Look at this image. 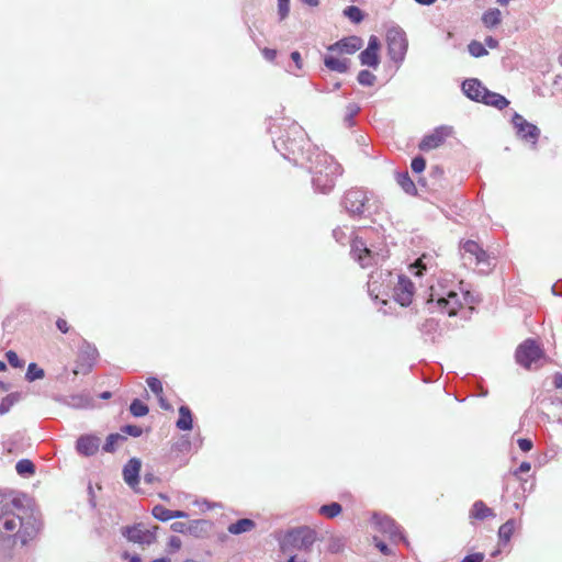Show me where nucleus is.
Wrapping results in <instances>:
<instances>
[{
  "label": "nucleus",
  "mask_w": 562,
  "mask_h": 562,
  "mask_svg": "<svg viewBox=\"0 0 562 562\" xmlns=\"http://www.w3.org/2000/svg\"><path fill=\"white\" fill-rule=\"evenodd\" d=\"M262 55H263V57L267 60L273 61L274 58L277 57V50L276 49H270V48H263L262 49Z\"/></svg>",
  "instance_id": "54"
},
{
  "label": "nucleus",
  "mask_w": 562,
  "mask_h": 562,
  "mask_svg": "<svg viewBox=\"0 0 562 562\" xmlns=\"http://www.w3.org/2000/svg\"><path fill=\"white\" fill-rule=\"evenodd\" d=\"M462 258L465 263L475 265L481 272H487L491 269V258L474 240H467L462 245Z\"/></svg>",
  "instance_id": "7"
},
{
  "label": "nucleus",
  "mask_w": 562,
  "mask_h": 562,
  "mask_svg": "<svg viewBox=\"0 0 562 562\" xmlns=\"http://www.w3.org/2000/svg\"><path fill=\"white\" fill-rule=\"evenodd\" d=\"M397 182L403 188V190L407 193L415 190V184L408 177V173L398 175Z\"/></svg>",
  "instance_id": "42"
},
{
  "label": "nucleus",
  "mask_w": 562,
  "mask_h": 562,
  "mask_svg": "<svg viewBox=\"0 0 562 562\" xmlns=\"http://www.w3.org/2000/svg\"><path fill=\"white\" fill-rule=\"evenodd\" d=\"M351 255L359 262L362 268L378 265L380 260L387 257L385 247H370L359 238H356L351 244Z\"/></svg>",
  "instance_id": "5"
},
{
  "label": "nucleus",
  "mask_w": 562,
  "mask_h": 562,
  "mask_svg": "<svg viewBox=\"0 0 562 562\" xmlns=\"http://www.w3.org/2000/svg\"><path fill=\"white\" fill-rule=\"evenodd\" d=\"M554 385L558 389H562V375L561 374L555 375V378H554Z\"/></svg>",
  "instance_id": "63"
},
{
  "label": "nucleus",
  "mask_w": 562,
  "mask_h": 562,
  "mask_svg": "<svg viewBox=\"0 0 562 562\" xmlns=\"http://www.w3.org/2000/svg\"><path fill=\"white\" fill-rule=\"evenodd\" d=\"M15 470L22 476L32 475L35 471L34 464L27 459L20 460L15 465Z\"/></svg>",
  "instance_id": "32"
},
{
  "label": "nucleus",
  "mask_w": 562,
  "mask_h": 562,
  "mask_svg": "<svg viewBox=\"0 0 562 562\" xmlns=\"http://www.w3.org/2000/svg\"><path fill=\"white\" fill-rule=\"evenodd\" d=\"M485 45L490 48H496L498 46V41L492 36H487L485 38Z\"/></svg>",
  "instance_id": "59"
},
{
  "label": "nucleus",
  "mask_w": 562,
  "mask_h": 562,
  "mask_svg": "<svg viewBox=\"0 0 562 562\" xmlns=\"http://www.w3.org/2000/svg\"><path fill=\"white\" fill-rule=\"evenodd\" d=\"M360 108L356 103H349L346 108V120L351 121V119L358 114Z\"/></svg>",
  "instance_id": "48"
},
{
  "label": "nucleus",
  "mask_w": 562,
  "mask_h": 562,
  "mask_svg": "<svg viewBox=\"0 0 562 562\" xmlns=\"http://www.w3.org/2000/svg\"><path fill=\"white\" fill-rule=\"evenodd\" d=\"M333 236L340 244H345V241L348 239V236H347V234L345 233V231L342 228L334 229L333 231Z\"/></svg>",
  "instance_id": "49"
},
{
  "label": "nucleus",
  "mask_w": 562,
  "mask_h": 562,
  "mask_svg": "<svg viewBox=\"0 0 562 562\" xmlns=\"http://www.w3.org/2000/svg\"><path fill=\"white\" fill-rule=\"evenodd\" d=\"M393 274L389 271H375L370 274L368 281V292L373 300H379L386 304L390 296V290L393 282Z\"/></svg>",
  "instance_id": "6"
},
{
  "label": "nucleus",
  "mask_w": 562,
  "mask_h": 562,
  "mask_svg": "<svg viewBox=\"0 0 562 562\" xmlns=\"http://www.w3.org/2000/svg\"><path fill=\"white\" fill-rule=\"evenodd\" d=\"M100 447V439L95 436L86 435L77 440L76 449L78 453L90 457L97 453Z\"/></svg>",
  "instance_id": "19"
},
{
  "label": "nucleus",
  "mask_w": 562,
  "mask_h": 562,
  "mask_svg": "<svg viewBox=\"0 0 562 562\" xmlns=\"http://www.w3.org/2000/svg\"><path fill=\"white\" fill-rule=\"evenodd\" d=\"M345 15L348 16L352 22L359 23L362 20V12L358 7L350 5L345 9Z\"/></svg>",
  "instance_id": "40"
},
{
  "label": "nucleus",
  "mask_w": 562,
  "mask_h": 562,
  "mask_svg": "<svg viewBox=\"0 0 562 562\" xmlns=\"http://www.w3.org/2000/svg\"><path fill=\"white\" fill-rule=\"evenodd\" d=\"M44 376V370L38 368L36 363H30L26 371V380L32 382Z\"/></svg>",
  "instance_id": "37"
},
{
  "label": "nucleus",
  "mask_w": 562,
  "mask_h": 562,
  "mask_svg": "<svg viewBox=\"0 0 562 562\" xmlns=\"http://www.w3.org/2000/svg\"><path fill=\"white\" fill-rule=\"evenodd\" d=\"M5 357H7V360L8 362L13 367V368H22L24 362L20 360V358L18 357V355L12 351V350H9L7 353H5Z\"/></svg>",
  "instance_id": "44"
},
{
  "label": "nucleus",
  "mask_w": 562,
  "mask_h": 562,
  "mask_svg": "<svg viewBox=\"0 0 562 562\" xmlns=\"http://www.w3.org/2000/svg\"><path fill=\"white\" fill-rule=\"evenodd\" d=\"M357 79L362 86H372L375 82L376 77L369 70H361Z\"/></svg>",
  "instance_id": "41"
},
{
  "label": "nucleus",
  "mask_w": 562,
  "mask_h": 562,
  "mask_svg": "<svg viewBox=\"0 0 562 562\" xmlns=\"http://www.w3.org/2000/svg\"><path fill=\"white\" fill-rule=\"evenodd\" d=\"M387 49L391 59L402 61L407 52L405 32L398 26H392L386 32Z\"/></svg>",
  "instance_id": "9"
},
{
  "label": "nucleus",
  "mask_w": 562,
  "mask_h": 562,
  "mask_svg": "<svg viewBox=\"0 0 562 562\" xmlns=\"http://www.w3.org/2000/svg\"><path fill=\"white\" fill-rule=\"evenodd\" d=\"M177 428L180 430H191L193 427V418L191 411L188 406H180L179 418L176 423Z\"/></svg>",
  "instance_id": "26"
},
{
  "label": "nucleus",
  "mask_w": 562,
  "mask_h": 562,
  "mask_svg": "<svg viewBox=\"0 0 562 562\" xmlns=\"http://www.w3.org/2000/svg\"><path fill=\"white\" fill-rule=\"evenodd\" d=\"M468 49H469V53L471 54V56H473V57H482V56L487 55V50H486L484 44H482L477 41H472L469 44Z\"/></svg>",
  "instance_id": "36"
},
{
  "label": "nucleus",
  "mask_w": 562,
  "mask_h": 562,
  "mask_svg": "<svg viewBox=\"0 0 562 562\" xmlns=\"http://www.w3.org/2000/svg\"><path fill=\"white\" fill-rule=\"evenodd\" d=\"M125 440V437L120 434H111L108 436L105 445L103 446L104 451L113 452L119 441Z\"/></svg>",
  "instance_id": "35"
},
{
  "label": "nucleus",
  "mask_w": 562,
  "mask_h": 562,
  "mask_svg": "<svg viewBox=\"0 0 562 562\" xmlns=\"http://www.w3.org/2000/svg\"><path fill=\"white\" fill-rule=\"evenodd\" d=\"M312 542L311 537L303 530H293L289 532L281 542V550L289 552L290 547H306Z\"/></svg>",
  "instance_id": "17"
},
{
  "label": "nucleus",
  "mask_w": 562,
  "mask_h": 562,
  "mask_svg": "<svg viewBox=\"0 0 562 562\" xmlns=\"http://www.w3.org/2000/svg\"><path fill=\"white\" fill-rule=\"evenodd\" d=\"M131 413L135 417H143L148 413V406L139 400H134L130 406Z\"/></svg>",
  "instance_id": "34"
},
{
  "label": "nucleus",
  "mask_w": 562,
  "mask_h": 562,
  "mask_svg": "<svg viewBox=\"0 0 562 562\" xmlns=\"http://www.w3.org/2000/svg\"><path fill=\"white\" fill-rule=\"evenodd\" d=\"M483 559H484L483 553H473V554H469V555L464 557L462 562H482Z\"/></svg>",
  "instance_id": "52"
},
{
  "label": "nucleus",
  "mask_w": 562,
  "mask_h": 562,
  "mask_svg": "<svg viewBox=\"0 0 562 562\" xmlns=\"http://www.w3.org/2000/svg\"><path fill=\"white\" fill-rule=\"evenodd\" d=\"M122 558L128 560V562H142V559L137 554L130 555L127 552H124Z\"/></svg>",
  "instance_id": "60"
},
{
  "label": "nucleus",
  "mask_w": 562,
  "mask_h": 562,
  "mask_svg": "<svg viewBox=\"0 0 562 562\" xmlns=\"http://www.w3.org/2000/svg\"><path fill=\"white\" fill-rule=\"evenodd\" d=\"M56 326L64 334H66L69 330L67 322L63 318L57 319Z\"/></svg>",
  "instance_id": "57"
},
{
  "label": "nucleus",
  "mask_w": 562,
  "mask_h": 562,
  "mask_svg": "<svg viewBox=\"0 0 562 562\" xmlns=\"http://www.w3.org/2000/svg\"><path fill=\"white\" fill-rule=\"evenodd\" d=\"M255 526L256 525L254 520L249 518H243L234 524H231L227 529L232 535H240L252 530Z\"/></svg>",
  "instance_id": "27"
},
{
  "label": "nucleus",
  "mask_w": 562,
  "mask_h": 562,
  "mask_svg": "<svg viewBox=\"0 0 562 562\" xmlns=\"http://www.w3.org/2000/svg\"><path fill=\"white\" fill-rule=\"evenodd\" d=\"M473 297L469 291H457L441 282L430 286L429 299L427 300L430 312H441L454 316L464 304H472Z\"/></svg>",
  "instance_id": "3"
},
{
  "label": "nucleus",
  "mask_w": 562,
  "mask_h": 562,
  "mask_svg": "<svg viewBox=\"0 0 562 562\" xmlns=\"http://www.w3.org/2000/svg\"><path fill=\"white\" fill-rule=\"evenodd\" d=\"M290 11V0H278V12L280 19H284Z\"/></svg>",
  "instance_id": "46"
},
{
  "label": "nucleus",
  "mask_w": 562,
  "mask_h": 562,
  "mask_svg": "<svg viewBox=\"0 0 562 562\" xmlns=\"http://www.w3.org/2000/svg\"><path fill=\"white\" fill-rule=\"evenodd\" d=\"M184 528H186L184 522L177 521L171 525V529L176 532H183Z\"/></svg>",
  "instance_id": "61"
},
{
  "label": "nucleus",
  "mask_w": 562,
  "mask_h": 562,
  "mask_svg": "<svg viewBox=\"0 0 562 562\" xmlns=\"http://www.w3.org/2000/svg\"><path fill=\"white\" fill-rule=\"evenodd\" d=\"M21 400V394L18 392L10 393L0 403V415L7 414L11 407Z\"/></svg>",
  "instance_id": "31"
},
{
  "label": "nucleus",
  "mask_w": 562,
  "mask_h": 562,
  "mask_svg": "<svg viewBox=\"0 0 562 562\" xmlns=\"http://www.w3.org/2000/svg\"><path fill=\"white\" fill-rule=\"evenodd\" d=\"M325 66L339 74L347 72L349 68V59L345 57L335 56L334 53L327 54L324 58Z\"/></svg>",
  "instance_id": "22"
},
{
  "label": "nucleus",
  "mask_w": 562,
  "mask_h": 562,
  "mask_svg": "<svg viewBox=\"0 0 562 562\" xmlns=\"http://www.w3.org/2000/svg\"><path fill=\"white\" fill-rule=\"evenodd\" d=\"M370 198L368 192L361 189L349 190L342 200V205L352 215H361L369 211Z\"/></svg>",
  "instance_id": "10"
},
{
  "label": "nucleus",
  "mask_w": 562,
  "mask_h": 562,
  "mask_svg": "<svg viewBox=\"0 0 562 562\" xmlns=\"http://www.w3.org/2000/svg\"><path fill=\"white\" fill-rule=\"evenodd\" d=\"M210 528V522L206 520H194L190 527V533L198 537L200 532H206Z\"/></svg>",
  "instance_id": "38"
},
{
  "label": "nucleus",
  "mask_w": 562,
  "mask_h": 562,
  "mask_svg": "<svg viewBox=\"0 0 562 562\" xmlns=\"http://www.w3.org/2000/svg\"><path fill=\"white\" fill-rule=\"evenodd\" d=\"M362 46V40L357 36L344 38L328 47L330 53L353 54Z\"/></svg>",
  "instance_id": "18"
},
{
  "label": "nucleus",
  "mask_w": 562,
  "mask_h": 562,
  "mask_svg": "<svg viewBox=\"0 0 562 562\" xmlns=\"http://www.w3.org/2000/svg\"><path fill=\"white\" fill-rule=\"evenodd\" d=\"M531 469V464L529 462H522L519 468L514 472L515 475L518 473H527Z\"/></svg>",
  "instance_id": "58"
},
{
  "label": "nucleus",
  "mask_w": 562,
  "mask_h": 562,
  "mask_svg": "<svg viewBox=\"0 0 562 562\" xmlns=\"http://www.w3.org/2000/svg\"><path fill=\"white\" fill-rule=\"evenodd\" d=\"M169 546L173 549V550H179L181 548V540L180 538L176 537V536H172L170 537L169 539Z\"/></svg>",
  "instance_id": "56"
},
{
  "label": "nucleus",
  "mask_w": 562,
  "mask_h": 562,
  "mask_svg": "<svg viewBox=\"0 0 562 562\" xmlns=\"http://www.w3.org/2000/svg\"><path fill=\"white\" fill-rule=\"evenodd\" d=\"M516 528V521L514 519H508L505 524H503L498 529V538L499 541L504 544L508 543Z\"/></svg>",
  "instance_id": "29"
},
{
  "label": "nucleus",
  "mask_w": 562,
  "mask_h": 562,
  "mask_svg": "<svg viewBox=\"0 0 562 562\" xmlns=\"http://www.w3.org/2000/svg\"><path fill=\"white\" fill-rule=\"evenodd\" d=\"M291 59L294 61L295 67L297 69L302 68V58H301V54L299 52H292Z\"/></svg>",
  "instance_id": "55"
},
{
  "label": "nucleus",
  "mask_w": 562,
  "mask_h": 562,
  "mask_svg": "<svg viewBox=\"0 0 562 562\" xmlns=\"http://www.w3.org/2000/svg\"><path fill=\"white\" fill-rule=\"evenodd\" d=\"M89 398H86L85 401H81L80 403H75L74 405L78 407H85L89 405Z\"/></svg>",
  "instance_id": "64"
},
{
  "label": "nucleus",
  "mask_w": 562,
  "mask_h": 562,
  "mask_svg": "<svg viewBox=\"0 0 562 562\" xmlns=\"http://www.w3.org/2000/svg\"><path fill=\"white\" fill-rule=\"evenodd\" d=\"M375 547L385 555H390L392 553L391 549L383 542L374 538Z\"/></svg>",
  "instance_id": "53"
},
{
  "label": "nucleus",
  "mask_w": 562,
  "mask_h": 562,
  "mask_svg": "<svg viewBox=\"0 0 562 562\" xmlns=\"http://www.w3.org/2000/svg\"><path fill=\"white\" fill-rule=\"evenodd\" d=\"M312 173V183L316 191L328 193L341 173L339 164L328 154L317 150L315 159L306 166Z\"/></svg>",
  "instance_id": "4"
},
{
  "label": "nucleus",
  "mask_w": 562,
  "mask_h": 562,
  "mask_svg": "<svg viewBox=\"0 0 562 562\" xmlns=\"http://www.w3.org/2000/svg\"><path fill=\"white\" fill-rule=\"evenodd\" d=\"M412 170L416 173H419L422 171H424L425 167H426V161L423 157L418 156V157H415L413 160H412Z\"/></svg>",
  "instance_id": "45"
},
{
  "label": "nucleus",
  "mask_w": 562,
  "mask_h": 562,
  "mask_svg": "<svg viewBox=\"0 0 562 562\" xmlns=\"http://www.w3.org/2000/svg\"><path fill=\"white\" fill-rule=\"evenodd\" d=\"M140 461L136 458L131 459L123 469L124 481L128 486L135 488L138 484Z\"/></svg>",
  "instance_id": "20"
},
{
  "label": "nucleus",
  "mask_w": 562,
  "mask_h": 562,
  "mask_svg": "<svg viewBox=\"0 0 562 562\" xmlns=\"http://www.w3.org/2000/svg\"><path fill=\"white\" fill-rule=\"evenodd\" d=\"M24 512L16 499L0 494V537H13L14 543L27 544L38 531V522L33 515Z\"/></svg>",
  "instance_id": "1"
},
{
  "label": "nucleus",
  "mask_w": 562,
  "mask_h": 562,
  "mask_svg": "<svg viewBox=\"0 0 562 562\" xmlns=\"http://www.w3.org/2000/svg\"><path fill=\"white\" fill-rule=\"evenodd\" d=\"M397 283L393 286V297L402 306H408L414 295V284L405 276H397Z\"/></svg>",
  "instance_id": "11"
},
{
  "label": "nucleus",
  "mask_w": 562,
  "mask_h": 562,
  "mask_svg": "<svg viewBox=\"0 0 562 562\" xmlns=\"http://www.w3.org/2000/svg\"><path fill=\"white\" fill-rule=\"evenodd\" d=\"M482 22L488 29L498 25L502 22L501 10L496 8L488 9L483 13Z\"/></svg>",
  "instance_id": "28"
},
{
  "label": "nucleus",
  "mask_w": 562,
  "mask_h": 562,
  "mask_svg": "<svg viewBox=\"0 0 562 562\" xmlns=\"http://www.w3.org/2000/svg\"><path fill=\"white\" fill-rule=\"evenodd\" d=\"M513 124L515 125L516 130H517V134L526 139V140H530L532 144H536L538 137H539V134H540V131L539 128L527 122L520 114L518 113H515L514 116H513Z\"/></svg>",
  "instance_id": "13"
},
{
  "label": "nucleus",
  "mask_w": 562,
  "mask_h": 562,
  "mask_svg": "<svg viewBox=\"0 0 562 562\" xmlns=\"http://www.w3.org/2000/svg\"><path fill=\"white\" fill-rule=\"evenodd\" d=\"M158 397V401H159V404H160V407L168 411L170 409V405L168 404V402L166 401V398L164 397V395L161 394L160 396H157Z\"/></svg>",
  "instance_id": "62"
},
{
  "label": "nucleus",
  "mask_w": 562,
  "mask_h": 562,
  "mask_svg": "<svg viewBox=\"0 0 562 562\" xmlns=\"http://www.w3.org/2000/svg\"><path fill=\"white\" fill-rule=\"evenodd\" d=\"M99 353L95 347L86 344L79 353V361L77 369L74 371L75 374L78 373H87L90 371L92 366L94 364Z\"/></svg>",
  "instance_id": "15"
},
{
  "label": "nucleus",
  "mask_w": 562,
  "mask_h": 562,
  "mask_svg": "<svg viewBox=\"0 0 562 562\" xmlns=\"http://www.w3.org/2000/svg\"><path fill=\"white\" fill-rule=\"evenodd\" d=\"M319 513L328 518H334L341 513V506L338 503H330L328 505H323L319 508Z\"/></svg>",
  "instance_id": "33"
},
{
  "label": "nucleus",
  "mask_w": 562,
  "mask_h": 562,
  "mask_svg": "<svg viewBox=\"0 0 562 562\" xmlns=\"http://www.w3.org/2000/svg\"><path fill=\"white\" fill-rule=\"evenodd\" d=\"M380 48V42L376 36L372 35L369 38L367 49L378 53Z\"/></svg>",
  "instance_id": "51"
},
{
  "label": "nucleus",
  "mask_w": 562,
  "mask_h": 562,
  "mask_svg": "<svg viewBox=\"0 0 562 562\" xmlns=\"http://www.w3.org/2000/svg\"><path fill=\"white\" fill-rule=\"evenodd\" d=\"M123 432L133 437H139L143 432L142 428L135 425H126L123 427Z\"/></svg>",
  "instance_id": "47"
},
{
  "label": "nucleus",
  "mask_w": 562,
  "mask_h": 562,
  "mask_svg": "<svg viewBox=\"0 0 562 562\" xmlns=\"http://www.w3.org/2000/svg\"><path fill=\"white\" fill-rule=\"evenodd\" d=\"M470 517L483 520L487 517H495L493 509L487 507L482 501H476L470 510Z\"/></svg>",
  "instance_id": "25"
},
{
  "label": "nucleus",
  "mask_w": 562,
  "mask_h": 562,
  "mask_svg": "<svg viewBox=\"0 0 562 562\" xmlns=\"http://www.w3.org/2000/svg\"><path fill=\"white\" fill-rule=\"evenodd\" d=\"M518 447L524 451L528 452L532 449V441L530 439L520 438L517 441Z\"/></svg>",
  "instance_id": "50"
},
{
  "label": "nucleus",
  "mask_w": 562,
  "mask_h": 562,
  "mask_svg": "<svg viewBox=\"0 0 562 562\" xmlns=\"http://www.w3.org/2000/svg\"><path fill=\"white\" fill-rule=\"evenodd\" d=\"M273 144L274 148L285 159L302 167L312 162L313 157L319 150L318 148H312L304 130L296 123L289 125L284 134L274 139Z\"/></svg>",
  "instance_id": "2"
},
{
  "label": "nucleus",
  "mask_w": 562,
  "mask_h": 562,
  "mask_svg": "<svg viewBox=\"0 0 562 562\" xmlns=\"http://www.w3.org/2000/svg\"><path fill=\"white\" fill-rule=\"evenodd\" d=\"M374 524L379 528V530L393 541L403 540L405 541V538L402 533L401 527L389 516H381L375 514L373 516Z\"/></svg>",
  "instance_id": "12"
},
{
  "label": "nucleus",
  "mask_w": 562,
  "mask_h": 562,
  "mask_svg": "<svg viewBox=\"0 0 562 562\" xmlns=\"http://www.w3.org/2000/svg\"><path fill=\"white\" fill-rule=\"evenodd\" d=\"M146 382L150 391L156 396H160L164 393L162 384L157 378L150 376L146 380Z\"/></svg>",
  "instance_id": "43"
},
{
  "label": "nucleus",
  "mask_w": 562,
  "mask_h": 562,
  "mask_svg": "<svg viewBox=\"0 0 562 562\" xmlns=\"http://www.w3.org/2000/svg\"><path fill=\"white\" fill-rule=\"evenodd\" d=\"M462 90L468 98L474 101H482L487 89L477 79H468L462 83Z\"/></svg>",
  "instance_id": "21"
},
{
  "label": "nucleus",
  "mask_w": 562,
  "mask_h": 562,
  "mask_svg": "<svg viewBox=\"0 0 562 562\" xmlns=\"http://www.w3.org/2000/svg\"><path fill=\"white\" fill-rule=\"evenodd\" d=\"M542 359H544V353L532 339H527L516 350L517 362L526 369H531L532 364L538 367Z\"/></svg>",
  "instance_id": "8"
},
{
  "label": "nucleus",
  "mask_w": 562,
  "mask_h": 562,
  "mask_svg": "<svg viewBox=\"0 0 562 562\" xmlns=\"http://www.w3.org/2000/svg\"><path fill=\"white\" fill-rule=\"evenodd\" d=\"M452 128L449 126H440L432 133L426 135L419 144L422 150H431L439 147L445 139L450 136Z\"/></svg>",
  "instance_id": "14"
},
{
  "label": "nucleus",
  "mask_w": 562,
  "mask_h": 562,
  "mask_svg": "<svg viewBox=\"0 0 562 562\" xmlns=\"http://www.w3.org/2000/svg\"><path fill=\"white\" fill-rule=\"evenodd\" d=\"M428 257L426 255H423L419 259L416 260L414 265L409 266L411 271L416 276H422L423 270L427 269L426 260Z\"/></svg>",
  "instance_id": "39"
},
{
  "label": "nucleus",
  "mask_w": 562,
  "mask_h": 562,
  "mask_svg": "<svg viewBox=\"0 0 562 562\" xmlns=\"http://www.w3.org/2000/svg\"><path fill=\"white\" fill-rule=\"evenodd\" d=\"M124 536L132 542L139 544H151L155 541V532L143 526L125 528Z\"/></svg>",
  "instance_id": "16"
},
{
  "label": "nucleus",
  "mask_w": 562,
  "mask_h": 562,
  "mask_svg": "<svg viewBox=\"0 0 562 562\" xmlns=\"http://www.w3.org/2000/svg\"><path fill=\"white\" fill-rule=\"evenodd\" d=\"M153 516L160 521H168L173 518H187L188 514L182 510H170L162 505L154 506L151 510Z\"/></svg>",
  "instance_id": "23"
},
{
  "label": "nucleus",
  "mask_w": 562,
  "mask_h": 562,
  "mask_svg": "<svg viewBox=\"0 0 562 562\" xmlns=\"http://www.w3.org/2000/svg\"><path fill=\"white\" fill-rule=\"evenodd\" d=\"M481 102L485 103L486 105H492L499 110L506 108L509 104V101L505 97H503L499 93L492 92L490 90L485 92V95L483 97Z\"/></svg>",
  "instance_id": "24"
},
{
  "label": "nucleus",
  "mask_w": 562,
  "mask_h": 562,
  "mask_svg": "<svg viewBox=\"0 0 562 562\" xmlns=\"http://www.w3.org/2000/svg\"><path fill=\"white\" fill-rule=\"evenodd\" d=\"M359 58L362 65L373 68H376L380 63L378 53L367 48L360 53Z\"/></svg>",
  "instance_id": "30"
}]
</instances>
